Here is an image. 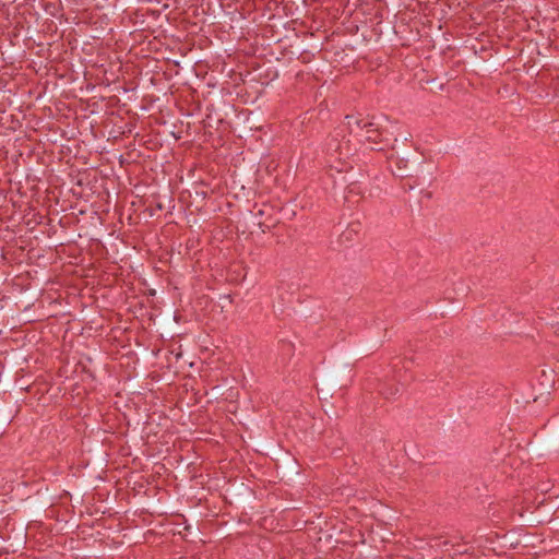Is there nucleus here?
I'll list each match as a JSON object with an SVG mask.
<instances>
[{
	"mask_svg": "<svg viewBox=\"0 0 559 559\" xmlns=\"http://www.w3.org/2000/svg\"><path fill=\"white\" fill-rule=\"evenodd\" d=\"M357 124L362 129H366V133H367V139L368 140H374V138L372 136V133L377 132L378 131V124H376L374 122H365L362 120L360 121H357Z\"/></svg>",
	"mask_w": 559,
	"mask_h": 559,
	"instance_id": "1",
	"label": "nucleus"
}]
</instances>
